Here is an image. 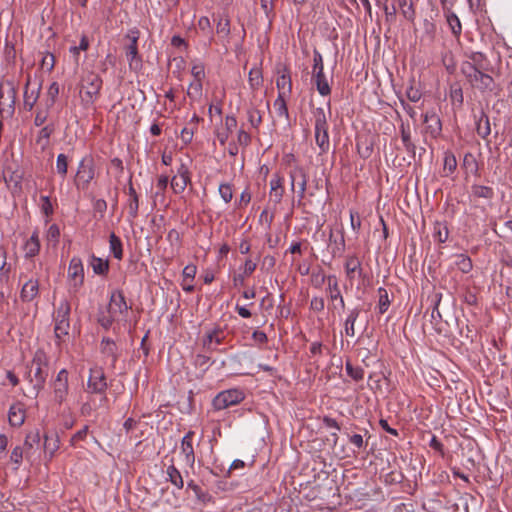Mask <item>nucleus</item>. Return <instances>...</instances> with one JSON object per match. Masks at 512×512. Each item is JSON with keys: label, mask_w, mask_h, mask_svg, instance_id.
Segmentation results:
<instances>
[{"label": "nucleus", "mask_w": 512, "mask_h": 512, "mask_svg": "<svg viewBox=\"0 0 512 512\" xmlns=\"http://www.w3.org/2000/svg\"><path fill=\"white\" fill-rule=\"evenodd\" d=\"M203 81L204 80H192L187 88V96L191 101H198L201 99L203 94Z\"/></svg>", "instance_id": "obj_37"}, {"label": "nucleus", "mask_w": 512, "mask_h": 512, "mask_svg": "<svg viewBox=\"0 0 512 512\" xmlns=\"http://www.w3.org/2000/svg\"><path fill=\"white\" fill-rule=\"evenodd\" d=\"M166 475L167 479L178 489H182L184 486V480L183 477L178 470V468L175 467L174 464H171L166 469Z\"/></svg>", "instance_id": "obj_36"}, {"label": "nucleus", "mask_w": 512, "mask_h": 512, "mask_svg": "<svg viewBox=\"0 0 512 512\" xmlns=\"http://www.w3.org/2000/svg\"><path fill=\"white\" fill-rule=\"evenodd\" d=\"M60 443L57 436L54 438H50L49 436H45L44 449L45 452L49 454V458L51 459L55 452L59 449Z\"/></svg>", "instance_id": "obj_50"}, {"label": "nucleus", "mask_w": 512, "mask_h": 512, "mask_svg": "<svg viewBox=\"0 0 512 512\" xmlns=\"http://www.w3.org/2000/svg\"><path fill=\"white\" fill-rule=\"evenodd\" d=\"M284 182H285L284 176L279 173L273 174V176L270 180L269 196H270V199L275 203H280L283 198V195L285 192Z\"/></svg>", "instance_id": "obj_17"}, {"label": "nucleus", "mask_w": 512, "mask_h": 512, "mask_svg": "<svg viewBox=\"0 0 512 512\" xmlns=\"http://www.w3.org/2000/svg\"><path fill=\"white\" fill-rule=\"evenodd\" d=\"M131 306L128 305L121 290H113L110 294L107 312L117 319V323L126 324Z\"/></svg>", "instance_id": "obj_3"}, {"label": "nucleus", "mask_w": 512, "mask_h": 512, "mask_svg": "<svg viewBox=\"0 0 512 512\" xmlns=\"http://www.w3.org/2000/svg\"><path fill=\"white\" fill-rule=\"evenodd\" d=\"M276 86L278 89V95L290 96L292 92V81L290 73L285 70L276 80Z\"/></svg>", "instance_id": "obj_24"}, {"label": "nucleus", "mask_w": 512, "mask_h": 512, "mask_svg": "<svg viewBox=\"0 0 512 512\" xmlns=\"http://www.w3.org/2000/svg\"><path fill=\"white\" fill-rule=\"evenodd\" d=\"M418 0H398V6L401 14L408 21H413L416 16L415 5Z\"/></svg>", "instance_id": "obj_30"}, {"label": "nucleus", "mask_w": 512, "mask_h": 512, "mask_svg": "<svg viewBox=\"0 0 512 512\" xmlns=\"http://www.w3.org/2000/svg\"><path fill=\"white\" fill-rule=\"evenodd\" d=\"M39 207L41 209V212L47 218H49L54 212L53 203L48 196L43 195L40 197Z\"/></svg>", "instance_id": "obj_55"}, {"label": "nucleus", "mask_w": 512, "mask_h": 512, "mask_svg": "<svg viewBox=\"0 0 512 512\" xmlns=\"http://www.w3.org/2000/svg\"><path fill=\"white\" fill-rule=\"evenodd\" d=\"M360 315V309L354 308L348 313L344 322V332L348 337L355 336V323Z\"/></svg>", "instance_id": "obj_31"}, {"label": "nucleus", "mask_w": 512, "mask_h": 512, "mask_svg": "<svg viewBox=\"0 0 512 512\" xmlns=\"http://www.w3.org/2000/svg\"><path fill=\"white\" fill-rule=\"evenodd\" d=\"M457 168V160L451 151H446L443 158V173L442 175L448 177L452 175Z\"/></svg>", "instance_id": "obj_34"}, {"label": "nucleus", "mask_w": 512, "mask_h": 512, "mask_svg": "<svg viewBox=\"0 0 512 512\" xmlns=\"http://www.w3.org/2000/svg\"><path fill=\"white\" fill-rule=\"evenodd\" d=\"M100 352L103 357L110 360L111 366L114 367L118 360V347L115 341L104 337L100 343Z\"/></svg>", "instance_id": "obj_21"}, {"label": "nucleus", "mask_w": 512, "mask_h": 512, "mask_svg": "<svg viewBox=\"0 0 512 512\" xmlns=\"http://www.w3.org/2000/svg\"><path fill=\"white\" fill-rule=\"evenodd\" d=\"M196 273H197L196 265L188 264L184 267V269L182 271V277H183L182 280H185V282H187V280H190V282H193Z\"/></svg>", "instance_id": "obj_61"}, {"label": "nucleus", "mask_w": 512, "mask_h": 512, "mask_svg": "<svg viewBox=\"0 0 512 512\" xmlns=\"http://www.w3.org/2000/svg\"><path fill=\"white\" fill-rule=\"evenodd\" d=\"M324 72V63L323 57L318 50H314L313 52V70L312 74L323 73Z\"/></svg>", "instance_id": "obj_57"}, {"label": "nucleus", "mask_w": 512, "mask_h": 512, "mask_svg": "<svg viewBox=\"0 0 512 512\" xmlns=\"http://www.w3.org/2000/svg\"><path fill=\"white\" fill-rule=\"evenodd\" d=\"M218 193L225 204H228L233 199V185L230 183H220Z\"/></svg>", "instance_id": "obj_49"}, {"label": "nucleus", "mask_w": 512, "mask_h": 512, "mask_svg": "<svg viewBox=\"0 0 512 512\" xmlns=\"http://www.w3.org/2000/svg\"><path fill=\"white\" fill-rule=\"evenodd\" d=\"M26 419V408L21 402L11 405L8 413V421L11 426L20 427Z\"/></svg>", "instance_id": "obj_20"}, {"label": "nucleus", "mask_w": 512, "mask_h": 512, "mask_svg": "<svg viewBox=\"0 0 512 512\" xmlns=\"http://www.w3.org/2000/svg\"><path fill=\"white\" fill-rule=\"evenodd\" d=\"M424 123L427 126L428 131L436 136L441 132L442 125L440 118L438 115L433 111H428L424 115Z\"/></svg>", "instance_id": "obj_25"}, {"label": "nucleus", "mask_w": 512, "mask_h": 512, "mask_svg": "<svg viewBox=\"0 0 512 512\" xmlns=\"http://www.w3.org/2000/svg\"><path fill=\"white\" fill-rule=\"evenodd\" d=\"M237 127V119L234 115H227L221 127L216 131V138L222 146H225L231 133Z\"/></svg>", "instance_id": "obj_15"}, {"label": "nucleus", "mask_w": 512, "mask_h": 512, "mask_svg": "<svg viewBox=\"0 0 512 512\" xmlns=\"http://www.w3.org/2000/svg\"><path fill=\"white\" fill-rule=\"evenodd\" d=\"M68 170V158L65 154H59L56 159V171L64 179Z\"/></svg>", "instance_id": "obj_54"}, {"label": "nucleus", "mask_w": 512, "mask_h": 512, "mask_svg": "<svg viewBox=\"0 0 512 512\" xmlns=\"http://www.w3.org/2000/svg\"><path fill=\"white\" fill-rule=\"evenodd\" d=\"M190 73L193 78L192 80H205L206 72L204 63L198 59L192 60Z\"/></svg>", "instance_id": "obj_42"}, {"label": "nucleus", "mask_w": 512, "mask_h": 512, "mask_svg": "<svg viewBox=\"0 0 512 512\" xmlns=\"http://www.w3.org/2000/svg\"><path fill=\"white\" fill-rule=\"evenodd\" d=\"M378 292V310H379V313L380 314H384L389 306H390V299H389V295H388V292L385 288L383 287H380L378 288L377 290Z\"/></svg>", "instance_id": "obj_46"}, {"label": "nucleus", "mask_w": 512, "mask_h": 512, "mask_svg": "<svg viewBox=\"0 0 512 512\" xmlns=\"http://www.w3.org/2000/svg\"><path fill=\"white\" fill-rule=\"evenodd\" d=\"M39 442L40 433L38 430L30 431L29 433H27L22 447L24 448L26 459L30 458V450L34 447V445L38 444Z\"/></svg>", "instance_id": "obj_39"}, {"label": "nucleus", "mask_w": 512, "mask_h": 512, "mask_svg": "<svg viewBox=\"0 0 512 512\" xmlns=\"http://www.w3.org/2000/svg\"><path fill=\"white\" fill-rule=\"evenodd\" d=\"M477 134L486 139L491 133L490 121L487 115L482 114L476 123Z\"/></svg>", "instance_id": "obj_40"}, {"label": "nucleus", "mask_w": 512, "mask_h": 512, "mask_svg": "<svg viewBox=\"0 0 512 512\" xmlns=\"http://www.w3.org/2000/svg\"><path fill=\"white\" fill-rule=\"evenodd\" d=\"M16 89L11 83L0 84V116L11 117L15 110Z\"/></svg>", "instance_id": "obj_7"}, {"label": "nucleus", "mask_w": 512, "mask_h": 512, "mask_svg": "<svg viewBox=\"0 0 512 512\" xmlns=\"http://www.w3.org/2000/svg\"><path fill=\"white\" fill-rule=\"evenodd\" d=\"M109 249L117 260H121L123 258L122 241L115 233H111L109 236Z\"/></svg>", "instance_id": "obj_38"}, {"label": "nucleus", "mask_w": 512, "mask_h": 512, "mask_svg": "<svg viewBox=\"0 0 512 512\" xmlns=\"http://www.w3.org/2000/svg\"><path fill=\"white\" fill-rule=\"evenodd\" d=\"M70 331V321H54V335L56 344L60 345L65 342Z\"/></svg>", "instance_id": "obj_29"}, {"label": "nucleus", "mask_w": 512, "mask_h": 512, "mask_svg": "<svg viewBox=\"0 0 512 512\" xmlns=\"http://www.w3.org/2000/svg\"><path fill=\"white\" fill-rule=\"evenodd\" d=\"M462 72L473 87L479 90H492L493 78L478 70L472 63H465Z\"/></svg>", "instance_id": "obj_5"}, {"label": "nucleus", "mask_w": 512, "mask_h": 512, "mask_svg": "<svg viewBox=\"0 0 512 512\" xmlns=\"http://www.w3.org/2000/svg\"><path fill=\"white\" fill-rule=\"evenodd\" d=\"M107 387L108 385L104 371L97 367L90 369L87 391L90 393L105 394Z\"/></svg>", "instance_id": "obj_12"}, {"label": "nucleus", "mask_w": 512, "mask_h": 512, "mask_svg": "<svg viewBox=\"0 0 512 512\" xmlns=\"http://www.w3.org/2000/svg\"><path fill=\"white\" fill-rule=\"evenodd\" d=\"M287 98H289V96L278 95L273 103V107L278 117H283L286 119H288L289 117V112L286 103Z\"/></svg>", "instance_id": "obj_41"}, {"label": "nucleus", "mask_w": 512, "mask_h": 512, "mask_svg": "<svg viewBox=\"0 0 512 512\" xmlns=\"http://www.w3.org/2000/svg\"><path fill=\"white\" fill-rule=\"evenodd\" d=\"M324 280L327 282L326 293L329 299L334 302L338 301L342 309L345 308V301L341 294L338 278L335 275H329Z\"/></svg>", "instance_id": "obj_16"}, {"label": "nucleus", "mask_w": 512, "mask_h": 512, "mask_svg": "<svg viewBox=\"0 0 512 512\" xmlns=\"http://www.w3.org/2000/svg\"><path fill=\"white\" fill-rule=\"evenodd\" d=\"M68 371L61 369L52 382L54 400L61 404L66 400L69 391Z\"/></svg>", "instance_id": "obj_11"}, {"label": "nucleus", "mask_w": 512, "mask_h": 512, "mask_svg": "<svg viewBox=\"0 0 512 512\" xmlns=\"http://www.w3.org/2000/svg\"><path fill=\"white\" fill-rule=\"evenodd\" d=\"M245 398L244 392L240 389H229L218 393L213 401L212 405L216 410H224L231 406L239 404Z\"/></svg>", "instance_id": "obj_8"}, {"label": "nucleus", "mask_w": 512, "mask_h": 512, "mask_svg": "<svg viewBox=\"0 0 512 512\" xmlns=\"http://www.w3.org/2000/svg\"><path fill=\"white\" fill-rule=\"evenodd\" d=\"M102 79L95 73H88L83 79L81 99L85 105L93 104L99 96Z\"/></svg>", "instance_id": "obj_6"}, {"label": "nucleus", "mask_w": 512, "mask_h": 512, "mask_svg": "<svg viewBox=\"0 0 512 512\" xmlns=\"http://www.w3.org/2000/svg\"><path fill=\"white\" fill-rule=\"evenodd\" d=\"M126 208L128 210L130 220H134L138 216L139 196L131 183L128 187V200L126 203Z\"/></svg>", "instance_id": "obj_22"}, {"label": "nucleus", "mask_w": 512, "mask_h": 512, "mask_svg": "<svg viewBox=\"0 0 512 512\" xmlns=\"http://www.w3.org/2000/svg\"><path fill=\"white\" fill-rule=\"evenodd\" d=\"M195 131H196L195 127H190V126L184 127L180 134L181 141L185 145L190 144L193 140Z\"/></svg>", "instance_id": "obj_60"}, {"label": "nucleus", "mask_w": 512, "mask_h": 512, "mask_svg": "<svg viewBox=\"0 0 512 512\" xmlns=\"http://www.w3.org/2000/svg\"><path fill=\"white\" fill-rule=\"evenodd\" d=\"M39 290V280L30 278L22 285L20 298L23 302H31L39 296Z\"/></svg>", "instance_id": "obj_18"}, {"label": "nucleus", "mask_w": 512, "mask_h": 512, "mask_svg": "<svg viewBox=\"0 0 512 512\" xmlns=\"http://www.w3.org/2000/svg\"><path fill=\"white\" fill-rule=\"evenodd\" d=\"M55 62V56L52 53L47 52L42 56L40 67L46 72H51L54 69Z\"/></svg>", "instance_id": "obj_56"}, {"label": "nucleus", "mask_w": 512, "mask_h": 512, "mask_svg": "<svg viewBox=\"0 0 512 512\" xmlns=\"http://www.w3.org/2000/svg\"><path fill=\"white\" fill-rule=\"evenodd\" d=\"M462 168L467 175L478 176L479 175V164L476 157L471 153L467 152L464 154L462 161Z\"/></svg>", "instance_id": "obj_27"}, {"label": "nucleus", "mask_w": 512, "mask_h": 512, "mask_svg": "<svg viewBox=\"0 0 512 512\" xmlns=\"http://www.w3.org/2000/svg\"><path fill=\"white\" fill-rule=\"evenodd\" d=\"M248 81L252 89H257L260 87L263 81L261 70L257 68L251 69L249 72Z\"/></svg>", "instance_id": "obj_53"}, {"label": "nucleus", "mask_w": 512, "mask_h": 512, "mask_svg": "<svg viewBox=\"0 0 512 512\" xmlns=\"http://www.w3.org/2000/svg\"><path fill=\"white\" fill-rule=\"evenodd\" d=\"M291 190L295 191L296 186L298 187L299 198L303 199L305 196L307 186V175L303 168L296 167L289 173Z\"/></svg>", "instance_id": "obj_14"}, {"label": "nucleus", "mask_w": 512, "mask_h": 512, "mask_svg": "<svg viewBox=\"0 0 512 512\" xmlns=\"http://www.w3.org/2000/svg\"><path fill=\"white\" fill-rule=\"evenodd\" d=\"M71 305L67 299L60 300L53 314L54 321H70Z\"/></svg>", "instance_id": "obj_28"}, {"label": "nucleus", "mask_w": 512, "mask_h": 512, "mask_svg": "<svg viewBox=\"0 0 512 512\" xmlns=\"http://www.w3.org/2000/svg\"><path fill=\"white\" fill-rule=\"evenodd\" d=\"M48 360L44 351L37 350L33 356L27 379L33 385L36 395L43 389L48 376Z\"/></svg>", "instance_id": "obj_1"}, {"label": "nucleus", "mask_w": 512, "mask_h": 512, "mask_svg": "<svg viewBox=\"0 0 512 512\" xmlns=\"http://www.w3.org/2000/svg\"><path fill=\"white\" fill-rule=\"evenodd\" d=\"M251 142V136L244 131L243 129H240L237 133V144L240 146L247 147Z\"/></svg>", "instance_id": "obj_64"}, {"label": "nucleus", "mask_w": 512, "mask_h": 512, "mask_svg": "<svg viewBox=\"0 0 512 512\" xmlns=\"http://www.w3.org/2000/svg\"><path fill=\"white\" fill-rule=\"evenodd\" d=\"M454 266L462 273H469L472 270V260L464 254L456 255L454 260Z\"/></svg>", "instance_id": "obj_43"}, {"label": "nucleus", "mask_w": 512, "mask_h": 512, "mask_svg": "<svg viewBox=\"0 0 512 512\" xmlns=\"http://www.w3.org/2000/svg\"><path fill=\"white\" fill-rule=\"evenodd\" d=\"M168 182H169L168 176L161 175L158 178L157 184H156L158 191L154 195L155 198H157L158 196L164 195V191L167 188Z\"/></svg>", "instance_id": "obj_62"}, {"label": "nucleus", "mask_w": 512, "mask_h": 512, "mask_svg": "<svg viewBox=\"0 0 512 512\" xmlns=\"http://www.w3.org/2000/svg\"><path fill=\"white\" fill-rule=\"evenodd\" d=\"M256 268H257V263L255 261H253L251 258H247L244 261V265L242 267V272L235 274L233 276L232 281H233L234 287H237V288L244 287L246 279L254 273Z\"/></svg>", "instance_id": "obj_19"}, {"label": "nucleus", "mask_w": 512, "mask_h": 512, "mask_svg": "<svg viewBox=\"0 0 512 512\" xmlns=\"http://www.w3.org/2000/svg\"><path fill=\"white\" fill-rule=\"evenodd\" d=\"M216 32L221 36L227 37L230 34V20L228 18H219Z\"/></svg>", "instance_id": "obj_58"}, {"label": "nucleus", "mask_w": 512, "mask_h": 512, "mask_svg": "<svg viewBox=\"0 0 512 512\" xmlns=\"http://www.w3.org/2000/svg\"><path fill=\"white\" fill-rule=\"evenodd\" d=\"M95 161L91 155H86L78 164L75 185L79 190H86L95 178Z\"/></svg>", "instance_id": "obj_4"}, {"label": "nucleus", "mask_w": 512, "mask_h": 512, "mask_svg": "<svg viewBox=\"0 0 512 512\" xmlns=\"http://www.w3.org/2000/svg\"><path fill=\"white\" fill-rule=\"evenodd\" d=\"M67 276L70 290L77 292L84 283V266L80 257L71 258Z\"/></svg>", "instance_id": "obj_10"}, {"label": "nucleus", "mask_w": 512, "mask_h": 512, "mask_svg": "<svg viewBox=\"0 0 512 512\" xmlns=\"http://www.w3.org/2000/svg\"><path fill=\"white\" fill-rule=\"evenodd\" d=\"M191 183V177H181L178 175H175L171 179V188L173 189L174 193L180 194L182 193L188 184Z\"/></svg>", "instance_id": "obj_44"}, {"label": "nucleus", "mask_w": 512, "mask_h": 512, "mask_svg": "<svg viewBox=\"0 0 512 512\" xmlns=\"http://www.w3.org/2000/svg\"><path fill=\"white\" fill-rule=\"evenodd\" d=\"M194 432H187L181 440L180 444V457L183 463L190 469L194 468L195 453L193 447Z\"/></svg>", "instance_id": "obj_13"}, {"label": "nucleus", "mask_w": 512, "mask_h": 512, "mask_svg": "<svg viewBox=\"0 0 512 512\" xmlns=\"http://www.w3.org/2000/svg\"><path fill=\"white\" fill-rule=\"evenodd\" d=\"M450 100L453 105L461 107L463 104V91L459 85H453L450 89Z\"/></svg>", "instance_id": "obj_52"}, {"label": "nucleus", "mask_w": 512, "mask_h": 512, "mask_svg": "<svg viewBox=\"0 0 512 512\" xmlns=\"http://www.w3.org/2000/svg\"><path fill=\"white\" fill-rule=\"evenodd\" d=\"M345 370L355 381H361L364 378V369L360 366H353L350 362H346Z\"/></svg>", "instance_id": "obj_51"}, {"label": "nucleus", "mask_w": 512, "mask_h": 512, "mask_svg": "<svg viewBox=\"0 0 512 512\" xmlns=\"http://www.w3.org/2000/svg\"><path fill=\"white\" fill-rule=\"evenodd\" d=\"M344 268L350 281L354 279L356 273L361 276L363 272L361 261L356 255H350L346 258Z\"/></svg>", "instance_id": "obj_23"}, {"label": "nucleus", "mask_w": 512, "mask_h": 512, "mask_svg": "<svg viewBox=\"0 0 512 512\" xmlns=\"http://www.w3.org/2000/svg\"><path fill=\"white\" fill-rule=\"evenodd\" d=\"M24 456L25 451L24 448H22V446L17 445L12 449L10 454V462L14 465V470L17 471L19 469V467L22 464Z\"/></svg>", "instance_id": "obj_48"}, {"label": "nucleus", "mask_w": 512, "mask_h": 512, "mask_svg": "<svg viewBox=\"0 0 512 512\" xmlns=\"http://www.w3.org/2000/svg\"><path fill=\"white\" fill-rule=\"evenodd\" d=\"M90 266L95 274L105 276L109 271V261L92 255L90 258Z\"/></svg>", "instance_id": "obj_33"}, {"label": "nucleus", "mask_w": 512, "mask_h": 512, "mask_svg": "<svg viewBox=\"0 0 512 512\" xmlns=\"http://www.w3.org/2000/svg\"><path fill=\"white\" fill-rule=\"evenodd\" d=\"M25 257L32 258L36 256L40 251V240L39 233L37 230L33 231L30 238L24 245Z\"/></svg>", "instance_id": "obj_26"}, {"label": "nucleus", "mask_w": 512, "mask_h": 512, "mask_svg": "<svg viewBox=\"0 0 512 512\" xmlns=\"http://www.w3.org/2000/svg\"><path fill=\"white\" fill-rule=\"evenodd\" d=\"M446 20L454 36L459 37L462 32V25L458 16L454 12L446 14Z\"/></svg>", "instance_id": "obj_45"}, {"label": "nucleus", "mask_w": 512, "mask_h": 512, "mask_svg": "<svg viewBox=\"0 0 512 512\" xmlns=\"http://www.w3.org/2000/svg\"><path fill=\"white\" fill-rule=\"evenodd\" d=\"M315 119L314 130H315V142L320 149V154H325L329 151L330 140L328 134V122L325 111L323 108H316L313 111Z\"/></svg>", "instance_id": "obj_2"}, {"label": "nucleus", "mask_w": 512, "mask_h": 512, "mask_svg": "<svg viewBox=\"0 0 512 512\" xmlns=\"http://www.w3.org/2000/svg\"><path fill=\"white\" fill-rule=\"evenodd\" d=\"M313 80L316 85L317 91L321 96H328L331 93L330 85L327 78L323 73H317L313 75Z\"/></svg>", "instance_id": "obj_35"}, {"label": "nucleus", "mask_w": 512, "mask_h": 512, "mask_svg": "<svg viewBox=\"0 0 512 512\" xmlns=\"http://www.w3.org/2000/svg\"><path fill=\"white\" fill-rule=\"evenodd\" d=\"M471 193L475 198H483L486 200H492L495 196V192L492 187L480 184H473L471 186Z\"/></svg>", "instance_id": "obj_32"}, {"label": "nucleus", "mask_w": 512, "mask_h": 512, "mask_svg": "<svg viewBox=\"0 0 512 512\" xmlns=\"http://www.w3.org/2000/svg\"><path fill=\"white\" fill-rule=\"evenodd\" d=\"M138 31H132L126 36L130 43L124 47L125 56L130 70L138 71L142 68V58L138 52Z\"/></svg>", "instance_id": "obj_9"}, {"label": "nucleus", "mask_w": 512, "mask_h": 512, "mask_svg": "<svg viewBox=\"0 0 512 512\" xmlns=\"http://www.w3.org/2000/svg\"><path fill=\"white\" fill-rule=\"evenodd\" d=\"M29 85H30V80L28 79L26 82L25 91H24V105L28 110H31L34 107V105L38 99L39 91L32 90L31 92H29Z\"/></svg>", "instance_id": "obj_47"}, {"label": "nucleus", "mask_w": 512, "mask_h": 512, "mask_svg": "<svg viewBox=\"0 0 512 512\" xmlns=\"http://www.w3.org/2000/svg\"><path fill=\"white\" fill-rule=\"evenodd\" d=\"M98 322L104 329H109L114 322L117 323V319L116 317L108 313V315L100 316Z\"/></svg>", "instance_id": "obj_63"}, {"label": "nucleus", "mask_w": 512, "mask_h": 512, "mask_svg": "<svg viewBox=\"0 0 512 512\" xmlns=\"http://www.w3.org/2000/svg\"><path fill=\"white\" fill-rule=\"evenodd\" d=\"M250 201L251 193L249 189L246 188L241 192L239 199L235 201L234 205L236 206V208L241 209L243 207H246L250 203Z\"/></svg>", "instance_id": "obj_59"}]
</instances>
